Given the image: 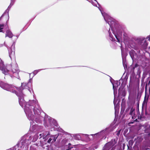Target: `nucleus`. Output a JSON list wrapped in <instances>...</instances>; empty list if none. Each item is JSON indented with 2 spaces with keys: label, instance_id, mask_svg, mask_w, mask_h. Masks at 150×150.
<instances>
[{
  "label": "nucleus",
  "instance_id": "nucleus-8",
  "mask_svg": "<svg viewBox=\"0 0 150 150\" xmlns=\"http://www.w3.org/2000/svg\"><path fill=\"white\" fill-rule=\"evenodd\" d=\"M115 38H116L117 41V42H120V40H119V38H118V37H117V35H116L115 34Z\"/></svg>",
  "mask_w": 150,
  "mask_h": 150
},
{
  "label": "nucleus",
  "instance_id": "nucleus-23",
  "mask_svg": "<svg viewBox=\"0 0 150 150\" xmlns=\"http://www.w3.org/2000/svg\"><path fill=\"white\" fill-rule=\"evenodd\" d=\"M6 86H8V84H6Z\"/></svg>",
  "mask_w": 150,
  "mask_h": 150
},
{
  "label": "nucleus",
  "instance_id": "nucleus-3",
  "mask_svg": "<svg viewBox=\"0 0 150 150\" xmlns=\"http://www.w3.org/2000/svg\"><path fill=\"white\" fill-rule=\"evenodd\" d=\"M4 27V24H0V32H3V29Z\"/></svg>",
  "mask_w": 150,
  "mask_h": 150
},
{
  "label": "nucleus",
  "instance_id": "nucleus-19",
  "mask_svg": "<svg viewBox=\"0 0 150 150\" xmlns=\"http://www.w3.org/2000/svg\"><path fill=\"white\" fill-rule=\"evenodd\" d=\"M135 68L134 67H133V71H134V69H135Z\"/></svg>",
  "mask_w": 150,
  "mask_h": 150
},
{
  "label": "nucleus",
  "instance_id": "nucleus-21",
  "mask_svg": "<svg viewBox=\"0 0 150 150\" xmlns=\"http://www.w3.org/2000/svg\"><path fill=\"white\" fill-rule=\"evenodd\" d=\"M137 105H138V107H139V103L138 102L137 103Z\"/></svg>",
  "mask_w": 150,
  "mask_h": 150
},
{
  "label": "nucleus",
  "instance_id": "nucleus-2",
  "mask_svg": "<svg viewBox=\"0 0 150 150\" xmlns=\"http://www.w3.org/2000/svg\"><path fill=\"white\" fill-rule=\"evenodd\" d=\"M6 37L8 36L9 38H11L13 36V34L9 30H7L6 31Z\"/></svg>",
  "mask_w": 150,
  "mask_h": 150
},
{
  "label": "nucleus",
  "instance_id": "nucleus-4",
  "mask_svg": "<svg viewBox=\"0 0 150 150\" xmlns=\"http://www.w3.org/2000/svg\"><path fill=\"white\" fill-rule=\"evenodd\" d=\"M129 143V146H131V147H132V146L133 144V141L132 140H129L128 142Z\"/></svg>",
  "mask_w": 150,
  "mask_h": 150
},
{
  "label": "nucleus",
  "instance_id": "nucleus-7",
  "mask_svg": "<svg viewBox=\"0 0 150 150\" xmlns=\"http://www.w3.org/2000/svg\"><path fill=\"white\" fill-rule=\"evenodd\" d=\"M23 98V97H19V98H18V99H19V104H20V105H22V104H21V99L22 98Z\"/></svg>",
  "mask_w": 150,
  "mask_h": 150
},
{
  "label": "nucleus",
  "instance_id": "nucleus-17",
  "mask_svg": "<svg viewBox=\"0 0 150 150\" xmlns=\"http://www.w3.org/2000/svg\"><path fill=\"white\" fill-rule=\"evenodd\" d=\"M39 136H40V138L42 137V134H39Z\"/></svg>",
  "mask_w": 150,
  "mask_h": 150
},
{
  "label": "nucleus",
  "instance_id": "nucleus-5",
  "mask_svg": "<svg viewBox=\"0 0 150 150\" xmlns=\"http://www.w3.org/2000/svg\"><path fill=\"white\" fill-rule=\"evenodd\" d=\"M144 42V44L143 45V46H144V47L146 48L148 45V43L146 42V40H145Z\"/></svg>",
  "mask_w": 150,
  "mask_h": 150
},
{
  "label": "nucleus",
  "instance_id": "nucleus-16",
  "mask_svg": "<svg viewBox=\"0 0 150 150\" xmlns=\"http://www.w3.org/2000/svg\"><path fill=\"white\" fill-rule=\"evenodd\" d=\"M33 112H34V113L35 114V107H34V108H33Z\"/></svg>",
  "mask_w": 150,
  "mask_h": 150
},
{
  "label": "nucleus",
  "instance_id": "nucleus-18",
  "mask_svg": "<svg viewBox=\"0 0 150 150\" xmlns=\"http://www.w3.org/2000/svg\"><path fill=\"white\" fill-rule=\"evenodd\" d=\"M71 143H69V144H68V146H71Z\"/></svg>",
  "mask_w": 150,
  "mask_h": 150
},
{
  "label": "nucleus",
  "instance_id": "nucleus-20",
  "mask_svg": "<svg viewBox=\"0 0 150 150\" xmlns=\"http://www.w3.org/2000/svg\"><path fill=\"white\" fill-rule=\"evenodd\" d=\"M150 84V81H149L148 83V85H149Z\"/></svg>",
  "mask_w": 150,
  "mask_h": 150
},
{
  "label": "nucleus",
  "instance_id": "nucleus-1",
  "mask_svg": "<svg viewBox=\"0 0 150 150\" xmlns=\"http://www.w3.org/2000/svg\"><path fill=\"white\" fill-rule=\"evenodd\" d=\"M129 115L132 116V119H134V117H135V109L133 107L131 108L129 113Z\"/></svg>",
  "mask_w": 150,
  "mask_h": 150
},
{
  "label": "nucleus",
  "instance_id": "nucleus-6",
  "mask_svg": "<svg viewBox=\"0 0 150 150\" xmlns=\"http://www.w3.org/2000/svg\"><path fill=\"white\" fill-rule=\"evenodd\" d=\"M121 130L122 129H121L117 132V133L116 134V135L118 137L119 136Z\"/></svg>",
  "mask_w": 150,
  "mask_h": 150
},
{
  "label": "nucleus",
  "instance_id": "nucleus-12",
  "mask_svg": "<svg viewBox=\"0 0 150 150\" xmlns=\"http://www.w3.org/2000/svg\"><path fill=\"white\" fill-rule=\"evenodd\" d=\"M128 149L127 150H132V147H129L128 145H127Z\"/></svg>",
  "mask_w": 150,
  "mask_h": 150
},
{
  "label": "nucleus",
  "instance_id": "nucleus-24",
  "mask_svg": "<svg viewBox=\"0 0 150 150\" xmlns=\"http://www.w3.org/2000/svg\"><path fill=\"white\" fill-rule=\"evenodd\" d=\"M12 71H13V72L14 73H15V72H16V71H13V70H12Z\"/></svg>",
  "mask_w": 150,
  "mask_h": 150
},
{
  "label": "nucleus",
  "instance_id": "nucleus-14",
  "mask_svg": "<svg viewBox=\"0 0 150 150\" xmlns=\"http://www.w3.org/2000/svg\"><path fill=\"white\" fill-rule=\"evenodd\" d=\"M139 66V64H136L134 67L135 68H136V67H137Z\"/></svg>",
  "mask_w": 150,
  "mask_h": 150
},
{
  "label": "nucleus",
  "instance_id": "nucleus-15",
  "mask_svg": "<svg viewBox=\"0 0 150 150\" xmlns=\"http://www.w3.org/2000/svg\"><path fill=\"white\" fill-rule=\"evenodd\" d=\"M147 84H146V86H145V90L146 91L147 89Z\"/></svg>",
  "mask_w": 150,
  "mask_h": 150
},
{
  "label": "nucleus",
  "instance_id": "nucleus-13",
  "mask_svg": "<svg viewBox=\"0 0 150 150\" xmlns=\"http://www.w3.org/2000/svg\"><path fill=\"white\" fill-rule=\"evenodd\" d=\"M57 137H54V139H53L54 142H55L56 141V140L57 139Z\"/></svg>",
  "mask_w": 150,
  "mask_h": 150
},
{
  "label": "nucleus",
  "instance_id": "nucleus-22",
  "mask_svg": "<svg viewBox=\"0 0 150 150\" xmlns=\"http://www.w3.org/2000/svg\"><path fill=\"white\" fill-rule=\"evenodd\" d=\"M148 135L149 136H150V132L148 133Z\"/></svg>",
  "mask_w": 150,
  "mask_h": 150
},
{
  "label": "nucleus",
  "instance_id": "nucleus-9",
  "mask_svg": "<svg viewBox=\"0 0 150 150\" xmlns=\"http://www.w3.org/2000/svg\"><path fill=\"white\" fill-rule=\"evenodd\" d=\"M110 37L111 38V40L112 41H115V39L114 38H112V37H111V36L110 34Z\"/></svg>",
  "mask_w": 150,
  "mask_h": 150
},
{
  "label": "nucleus",
  "instance_id": "nucleus-11",
  "mask_svg": "<svg viewBox=\"0 0 150 150\" xmlns=\"http://www.w3.org/2000/svg\"><path fill=\"white\" fill-rule=\"evenodd\" d=\"M52 139L51 138H50L47 141V143H50V142L51 141V140H52Z\"/></svg>",
  "mask_w": 150,
  "mask_h": 150
},
{
  "label": "nucleus",
  "instance_id": "nucleus-10",
  "mask_svg": "<svg viewBox=\"0 0 150 150\" xmlns=\"http://www.w3.org/2000/svg\"><path fill=\"white\" fill-rule=\"evenodd\" d=\"M68 149H67V150H70L72 148H73V147L72 146L71 147L70 146H68Z\"/></svg>",
  "mask_w": 150,
  "mask_h": 150
},
{
  "label": "nucleus",
  "instance_id": "nucleus-25",
  "mask_svg": "<svg viewBox=\"0 0 150 150\" xmlns=\"http://www.w3.org/2000/svg\"><path fill=\"white\" fill-rule=\"evenodd\" d=\"M149 91L150 92V88L149 89Z\"/></svg>",
  "mask_w": 150,
  "mask_h": 150
}]
</instances>
